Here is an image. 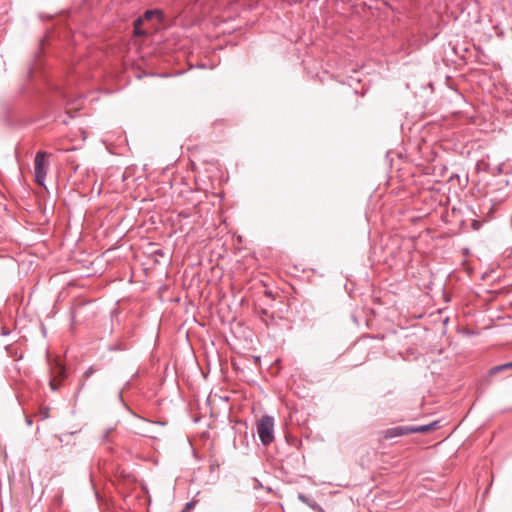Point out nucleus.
Segmentation results:
<instances>
[{"label": "nucleus", "mask_w": 512, "mask_h": 512, "mask_svg": "<svg viewBox=\"0 0 512 512\" xmlns=\"http://www.w3.org/2000/svg\"><path fill=\"white\" fill-rule=\"evenodd\" d=\"M196 503H197L196 500L189 501L188 503H186L185 507L183 508V510L181 512H189L191 509H193L195 507Z\"/></svg>", "instance_id": "1a4fd4ad"}, {"label": "nucleus", "mask_w": 512, "mask_h": 512, "mask_svg": "<svg viewBox=\"0 0 512 512\" xmlns=\"http://www.w3.org/2000/svg\"><path fill=\"white\" fill-rule=\"evenodd\" d=\"M57 369H58V374L62 377L65 376V368L62 366V365H57Z\"/></svg>", "instance_id": "9b49d317"}, {"label": "nucleus", "mask_w": 512, "mask_h": 512, "mask_svg": "<svg viewBox=\"0 0 512 512\" xmlns=\"http://www.w3.org/2000/svg\"><path fill=\"white\" fill-rule=\"evenodd\" d=\"M112 430H113L112 428H108V429L105 430V432H104V434L102 436V442L103 443L108 442V439H109V436H110Z\"/></svg>", "instance_id": "9d476101"}, {"label": "nucleus", "mask_w": 512, "mask_h": 512, "mask_svg": "<svg viewBox=\"0 0 512 512\" xmlns=\"http://www.w3.org/2000/svg\"><path fill=\"white\" fill-rule=\"evenodd\" d=\"M58 385L59 384H56V380L55 379L50 381V386H51L52 390H56L58 388Z\"/></svg>", "instance_id": "f8f14e48"}, {"label": "nucleus", "mask_w": 512, "mask_h": 512, "mask_svg": "<svg viewBox=\"0 0 512 512\" xmlns=\"http://www.w3.org/2000/svg\"><path fill=\"white\" fill-rule=\"evenodd\" d=\"M507 369H512V362H508L505 364L495 366V367L491 368L490 373L496 374V373H499V372L507 370Z\"/></svg>", "instance_id": "0eeeda50"}, {"label": "nucleus", "mask_w": 512, "mask_h": 512, "mask_svg": "<svg viewBox=\"0 0 512 512\" xmlns=\"http://www.w3.org/2000/svg\"><path fill=\"white\" fill-rule=\"evenodd\" d=\"M163 21V13L160 10H148L144 13L142 17H139L134 21V31L133 32H142L141 28L144 23H150L151 25L148 27L149 29H154L155 31L161 29H167V26L158 27L156 24Z\"/></svg>", "instance_id": "f03ea898"}, {"label": "nucleus", "mask_w": 512, "mask_h": 512, "mask_svg": "<svg viewBox=\"0 0 512 512\" xmlns=\"http://www.w3.org/2000/svg\"><path fill=\"white\" fill-rule=\"evenodd\" d=\"M408 430H409V426H396V427L388 428L383 431V437L385 439H392V438L400 437L403 435H408V434H410V431H408Z\"/></svg>", "instance_id": "20e7f679"}, {"label": "nucleus", "mask_w": 512, "mask_h": 512, "mask_svg": "<svg viewBox=\"0 0 512 512\" xmlns=\"http://www.w3.org/2000/svg\"><path fill=\"white\" fill-rule=\"evenodd\" d=\"M256 427L262 445H270L274 441V418L270 415H263L257 421Z\"/></svg>", "instance_id": "f257e3e1"}, {"label": "nucleus", "mask_w": 512, "mask_h": 512, "mask_svg": "<svg viewBox=\"0 0 512 512\" xmlns=\"http://www.w3.org/2000/svg\"><path fill=\"white\" fill-rule=\"evenodd\" d=\"M438 422H432L427 425H419V426H409L410 434L412 433H426L437 427Z\"/></svg>", "instance_id": "39448f33"}, {"label": "nucleus", "mask_w": 512, "mask_h": 512, "mask_svg": "<svg viewBox=\"0 0 512 512\" xmlns=\"http://www.w3.org/2000/svg\"><path fill=\"white\" fill-rule=\"evenodd\" d=\"M98 369L95 366H90L82 375L77 392L79 393L84 389L86 381L96 372Z\"/></svg>", "instance_id": "423d86ee"}, {"label": "nucleus", "mask_w": 512, "mask_h": 512, "mask_svg": "<svg viewBox=\"0 0 512 512\" xmlns=\"http://www.w3.org/2000/svg\"><path fill=\"white\" fill-rule=\"evenodd\" d=\"M46 156V152L38 151L34 159L35 180L40 185L44 184L47 175Z\"/></svg>", "instance_id": "7ed1b4c3"}, {"label": "nucleus", "mask_w": 512, "mask_h": 512, "mask_svg": "<svg viewBox=\"0 0 512 512\" xmlns=\"http://www.w3.org/2000/svg\"><path fill=\"white\" fill-rule=\"evenodd\" d=\"M298 499L300 501H302L303 503L307 504L308 506H310L313 509H316V508L320 509V507H319V505L317 503L310 501V499L307 496L303 495V494H299L298 495Z\"/></svg>", "instance_id": "6e6552de"}]
</instances>
